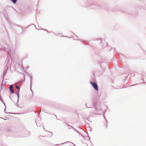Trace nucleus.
Segmentation results:
<instances>
[{
    "mask_svg": "<svg viewBox=\"0 0 146 146\" xmlns=\"http://www.w3.org/2000/svg\"><path fill=\"white\" fill-rule=\"evenodd\" d=\"M9 90L12 93H13L14 92V90H13V86L12 85H10L9 88Z\"/></svg>",
    "mask_w": 146,
    "mask_h": 146,
    "instance_id": "nucleus-2",
    "label": "nucleus"
},
{
    "mask_svg": "<svg viewBox=\"0 0 146 146\" xmlns=\"http://www.w3.org/2000/svg\"><path fill=\"white\" fill-rule=\"evenodd\" d=\"M16 88L19 91L20 89L19 87L18 86H16Z\"/></svg>",
    "mask_w": 146,
    "mask_h": 146,
    "instance_id": "nucleus-4",
    "label": "nucleus"
},
{
    "mask_svg": "<svg viewBox=\"0 0 146 146\" xmlns=\"http://www.w3.org/2000/svg\"><path fill=\"white\" fill-rule=\"evenodd\" d=\"M13 3H16L17 0H10Z\"/></svg>",
    "mask_w": 146,
    "mask_h": 146,
    "instance_id": "nucleus-3",
    "label": "nucleus"
},
{
    "mask_svg": "<svg viewBox=\"0 0 146 146\" xmlns=\"http://www.w3.org/2000/svg\"><path fill=\"white\" fill-rule=\"evenodd\" d=\"M90 83L95 90L97 91L98 90V86L96 83L94 82H90Z\"/></svg>",
    "mask_w": 146,
    "mask_h": 146,
    "instance_id": "nucleus-1",
    "label": "nucleus"
}]
</instances>
